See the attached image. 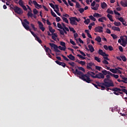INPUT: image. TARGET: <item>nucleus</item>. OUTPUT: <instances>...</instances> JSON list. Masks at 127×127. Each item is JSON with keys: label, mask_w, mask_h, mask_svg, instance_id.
<instances>
[{"label": "nucleus", "mask_w": 127, "mask_h": 127, "mask_svg": "<svg viewBox=\"0 0 127 127\" xmlns=\"http://www.w3.org/2000/svg\"><path fill=\"white\" fill-rule=\"evenodd\" d=\"M74 73L80 76L79 78L81 79V80L88 83H91V82L93 81L90 78V76L92 77V76H94L93 75H95V72L93 71H88L87 72V74H84L82 71L78 70L77 69H75Z\"/></svg>", "instance_id": "f257e3e1"}, {"label": "nucleus", "mask_w": 127, "mask_h": 127, "mask_svg": "<svg viewBox=\"0 0 127 127\" xmlns=\"http://www.w3.org/2000/svg\"><path fill=\"white\" fill-rule=\"evenodd\" d=\"M49 45L51 47H53L55 52H58V53L61 52L60 51V50L59 49H60L61 50H62L63 51H66V49H64V47H62L61 46H59L58 47V46H57V45H56L54 43H50ZM58 48H59V49H58Z\"/></svg>", "instance_id": "f03ea898"}, {"label": "nucleus", "mask_w": 127, "mask_h": 127, "mask_svg": "<svg viewBox=\"0 0 127 127\" xmlns=\"http://www.w3.org/2000/svg\"><path fill=\"white\" fill-rule=\"evenodd\" d=\"M29 21H28V20H27V19H24L23 21H22V24L23 27H24V28L26 29V30H28L29 31H30L31 34H32V31L31 30V29H30V27L29 26Z\"/></svg>", "instance_id": "7ed1b4c3"}, {"label": "nucleus", "mask_w": 127, "mask_h": 127, "mask_svg": "<svg viewBox=\"0 0 127 127\" xmlns=\"http://www.w3.org/2000/svg\"><path fill=\"white\" fill-rule=\"evenodd\" d=\"M92 78L94 79H105V76L101 72H99L98 74H96L95 75H91Z\"/></svg>", "instance_id": "20e7f679"}, {"label": "nucleus", "mask_w": 127, "mask_h": 127, "mask_svg": "<svg viewBox=\"0 0 127 127\" xmlns=\"http://www.w3.org/2000/svg\"><path fill=\"white\" fill-rule=\"evenodd\" d=\"M14 11L15 13H17V14H22V13H23V11L22 10V9L19 8L17 6H15V7L14 8Z\"/></svg>", "instance_id": "39448f33"}, {"label": "nucleus", "mask_w": 127, "mask_h": 127, "mask_svg": "<svg viewBox=\"0 0 127 127\" xmlns=\"http://www.w3.org/2000/svg\"><path fill=\"white\" fill-rule=\"evenodd\" d=\"M100 85L101 86H105V87H107V88H110V87H114V83H108L106 81L104 82H100Z\"/></svg>", "instance_id": "423d86ee"}, {"label": "nucleus", "mask_w": 127, "mask_h": 127, "mask_svg": "<svg viewBox=\"0 0 127 127\" xmlns=\"http://www.w3.org/2000/svg\"><path fill=\"white\" fill-rule=\"evenodd\" d=\"M69 21L71 25H78V23H77V22H76V20H75V17H71L70 18H69Z\"/></svg>", "instance_id": "0eeeda50"}, {"label": "nucleus", "mask_w": 127, "mask_h": 127, "mask_svg": "<svg viewBox=\"0 0 127 127\" xmlns=\"http://www.w3.org/2000/svg\"><path fill=\"white\" fill-rule=\"evenodd\" d=\"M32 3L35 5V7H36V8H38V9H39V8H42V5L38 4L36 1L33 0Z\"/></svg>", "instance_id": "6e6552de"}, {"label": "nucleus", "mask_w": 127, "mask_h": 127, "mask_svg": "<svg viewBox=\"0 0 127 127\" xmlns=\"http://www.w3.org/2000/svg\"><path fill=\"white\" fill-rule=\"evenodd\" d=\"M63 30H61L60 29H58V30L60 32V33L61 35H63L64 36H65V34H67V30L65 29V28L62 29Z\"/></svg>", "instance_id": "1a4fd4ad"}, {"label": "nucleus", "mask_w": 127, "mask_h": 127, "mask_svg": "<svg viewBox=\"0 0 127 127\" xmlns=\"http://www.w3.org/2000/svg\"><path fill=\"white\" fill-rule=\"evenodd\" d=\"M94 31L96 32H99V33H102L103 32V27L102 26H97L95 28Z\"/></svg>", "instance_id": "9d476101"}, {"label": "nucleus", "mask_w": 127, "mask_h": 127, "mask_svg": "<svg viewBox=\"0 0 127 127\" xmlns=\"http://www.w3.org/2000/svg\"><path fill=\"white\" fill-rule=\"evenodd\" d=\"M38 24H39V27L40 29H41V30H42V31L44 32V30H45V28H44L43 27L44 25H43V24H42V22L38 21Z\"/></svg>", "instance_id": "9b49d317"}, {"label": "nucleus", "mask_w": 127, "mask_h": 127, "mask_svg": "<svg viewBox=\"0 0 127 127\" xmlns=\"http://www.w3.org/2000/svg\"><path fill=\"white\" fill-rule=\"evenodd\" d=\"M55 62L58 64V65H60V66H62L64 68L66 67V64L64 62H59V61L57 60Z\"/></svg>", "instance_id": "f8f14e48"}, {"label": "nucleus", "mask_w": 127, "mask_h": 127, "mask_svg": "<svg viewBox=\"0 0 127 127\" xmlns=\"http://www.w3.org/2000/svg\"><path fill=\"white\" fill-rule=\"evenodd\" d=\"M92 66H95V64H94V63H87V69H88V70L90 69H92Z\"/></svg>", "instance_id": "ddd939ff"}, {"label": "nucleus", "mask_w": 127, "mask_h": 127, "mask_svg": "<svg viewBox=\"0 0 127 127\" xmlns=\"http://www.w3.org/2000/svg\"><path fill=\"white\" fill-rule=\"evenodd\" d=\"M104 20L107 21V18H106V17L105 16H101L100 18L98 19V21H99V22H105Z\"/></svg>", "instance_id": "4468645a"}, {"label": "nucleus", "mask_w": 127, "mask_h": 127, "mask_svg": "<svg viewBox=\"0 0 127 127\" xmlns=\"http://www.w3.org/2000/svg\"><path fill=\"white\" fill-rule=\"evenodd\" d=\"M88 47L89 48V50L90 51L91 53H93V52L95 51V49H94L93 46L89 45L88 46Z\"/></svg>", "instance_id": "2eb2a0df"}, {"label": "nucleus", "mask_w": 127, "mask_h": 127, "mask_svg": "<svg viewBox=\"0 0 127 127\" xmlns=\"http://www.w3.org/2000/svg\"><path fill=\"white\" fill-rule=\"evenodd\" d=\"M67 57L70 59V60H71L72 61H75V57L72 54H70L69 56H67Z\"/></svg>", "instance_id": "dca6fc26"}, {"label": "nucleus", "mask_w": 127, "mask_h": 127, "mask_svg": "<svg viewBox=\"0 0 127 127\" xmlns=\"http://www.w3.org/2000/svg\"><path fill=\"white\" fill-rule=\"evenodd\" d=\"M112 30L115 31H121V29H120V27L114 26L112 27Z\"/></svg>", "instance_id": "f3484780"}, {"label": "nucleus", "mask_w": 127, "mask_h": 127, "mask_svg": "<svg viewBox=\"0 0 127 127\" xmlns=\"http://www.w3.org/2000/svg\"><path fill=\"white\" fill-rule=\"evenodd\" d=\"M121 5H122V6H124V7H127V1H121Z\"/></svg>", "instance_id": "a211bd4d"}, {"label": "nucleus", "mask_w": 127, "mask_h": 127, "mask_svg": "<svg viewBox=\"0 0 127 127\" xmlns=\"http://www.w3.org/2000/svg\"><path fill=\"white\" fill-rule=\"evenodd\" d=\"M94 17H96L97 18H99L100 17H102V14H99V13H95L93 14Z\"/></svg>", "instance_id": "6ab92c4d"}, {"label": "nucleus", "mask_w": 127, "mask_h": 127, "mask_svg": "<svg viewBox=\"0 0 127 127\" xmlns=\"http://www.w3.org/2000/svg\"><path fill=\"white\" fill-rule=\"evenodd\" d=\"M106 82V83H109L110 84H114V83L113 82V81H112V80L110 79H108V78H105L104 79V82Z\"/></svg>", "instance_id": "aec40b11"}, {"label": "nucleus", "mask_w": 127, "mask_h": 127, "mask_svg": "<svg viewBox=\"0 0 127 127\" xmlns=\"http://www.w3.org/2000/svg\"><path fill=\"white\" fill-rule=\"evenodd\" d=\"M101 8H103V9H104V8H106V7L108 6V4H107L105 2L101 3Z\"/></svg>", "instance_id": "412c9836"}, {"label": "nucleus", "mask_w": 127, "mask_h": 127, "mask_svg": "<svg viewBox=\"0 0 127 127\" xmlns=\"http://www.w3.org/2000/svg\"><path fill=\"white\" fill-rule=\"evenodd\" d=\"M107 16L109 18V19L110 20V21L114 22V19H113V16H112V15L110 14H108Z\"/></svg>", "instance_id": "4be33fe9"}, {"label": "nucleus", "mask_w": 127, "mask_h": 127, "mask_svg": "<svg viewBox=\"0 0 127 127\" xmlns=\"http://www.w3.org/2000/svg\"><path fill=\"white\" fill-rule=\"evenodd\" d=\"M95 40H96V41H97V42H99V43H100L101 41H102V38H101L100 36L96 37Z\"/></svg>", "instance_id": "5701e85b"}, {"label": "nucleus", "mask_w": 127, "mask_h": 127, "mask_svg": "<svg viewBox=\"0 0 127 127\" xmlns=\"http://www.w3.org/2000/svg\"><path fill=\"white\" fill-rule=\"evenodd\" d=\"M117 70H118V68H110V71L112 72V73H114V74H117Z\"/></svg>", "instance_id": "b1692460"}, {"label": "nucleus", "mask_w": 127, "mask_h": 127, "mask_svg": "<svg viewBox=\"0 0 127 127\" xmlns=\"http://www.w3.org/2000/svg\"><path fill=\"white\" fill-rule=\"evenodd\" d=\"M60 45H61V46H63V47H64V48L66 49V43H65V42H60Z\"/></svg>", "instance_id": "393cba45"}, {"label": "nucleus", "mask_w": 127, "mask_h": 127, "mask_svg": "<svg viewBox=\"0 0 127 127\" xmlns=\"http://www.w3.org/2000/svg\"><path fill=\"white\" fill-rule=\"evenodd\" d=\"M98 53V54H99V55H101V56H104V54H105V52H104L101 49H99Z\"/></svg>", "instance_id": "a878e982"}, {"label": "nucleus", "mask_w": 127, "mask_h": 127, "mask_svg": "<svg viewBox=\"0 0 127 127\" xmlns=\"http://www.w3.org/2000/svg\"><path fill=\"white\" fill-rule=\"evenodd\" d=\"M49 31L51 32V33H54V32H55V29H53L52 27H51V26H49Z\"/></svg>", "instance_id": "bb28decb"}, {"label": "nucleus", "mask_w": 127, "mask_h": 127, "mask_svg": "<svg viewBox=\"0 0 127 127\" xmlns=\"http://www.w3.org/2000/svg\"><path fill=\"white\" fill-rule=\"evenodd\" d=\"M62 19H63V21L65 22V23H67V24H69V20H68L67 18H66L65 17H63Z\"/></svg>", "instance_id": "cd10ccee"}, {"label": "nucleus", "mask_w": 127, "mask_h": 127, "mask_svg": "<svg viewBox=\"0 0 127 127\" xmlns=\"http://www.w3.org/2000/svg\"><path fill=\"white\" fill-rule=\"evenodd\" d=\"M45 50L46 53H48V54L51 53V52H52V51L49 48H46V49H45Z\"/></svg>", "instance_id": "c85d7f7f"}, {"label": "nucleus", "mask_w": 127, "mask_h": 127, "mask_svg": "<svg viewBox=\"0 0 127 127\" xmlns=\"http://www.w3.org/2000/svg\"><path fill=\"white\" fill-rule=\"evenodd\" d=\"M62 25L63 26V27H64V29L66 30V31H69V29L67 27H66L64 23L62 22Z\"/></svg>", "instance_id": "c756f323"}, {"label": "nucleus", "mask_w": 127, "mask_h": 127, "mask_svg": "<svg viewBox=\"0 0 127 127\" xmlns=\"http://www.w3.org/2000/svg\"><path fill=\"white\" fill-rule=\"evenodd\" d=\"M84 23H85V24L88 25L89 24V23H90V19L88 18L87 19H85V20L84 21Z\"/></svg>", "instance_id": "7c9ffc66"}, {"label": "nucleus", "mask_w": 127, "mask_h": 127, "mask_svg": "<svg viewBox=\"0 0 127 127\" xmlns=\"http://www.w3.org/2000/svg\"><path fill=\"white\" fill-rule=\"evenodd\" d=\"M114 24V25H115V26H121V23H120V22L115 21Z\"/></svg>", "instance_id": "2f4dec72"}, {"label": "nucleus", "mask_w": 127, "mask_h": 127, "mask_svg": "<svg viewBox=\"0 0 127 127\" xmlns=\"http://www.w3.org/2000/svg\"><path fill=\"white\" fill-rule=\"evenodd\" d=\"M89 18L91 19V20H92V21H96V20H97V19L93 15L89 16Z\"/></svg>", "instance_id": "473e14b6"}, {"label": "nucleus", "mask_w": 127, "mask_h": 127, "mask_svg": "<svg viewBox=\"0 0 127 127\" xmlns=\"http://www.w3.org/2000/svg\"><path fill=\"white\" fill-rule=\"evenodd\" d=\"M35 40H37V41H38L40 44L42 43V41L41 40V39H40V38H39V37H36Z\"/></svg>", "instance_id": "72a5a7b5"}, {"label": "nucleus", "mask_w": 127, "mask_h": 127, "mask_svg": "<svg viewBox=\"0 0 127 127\" xmlns=\"http://www.w3.org/2000/svg\"><path fill=\"white\" fill-rule=\"evenodd\" d=\"M56 37H57V35H56L55 33H54L52 36V39H53V40L55 41H56Z\"/></svg>", "instance_id": "f704fd0d"}, {"label": "nucleus", "mask_w": 127, "mask_h": 127, "mask_svg": "<svg viewBox=\"0 0 127 127\" xmlns=\"http://www.w3.org/2000/svg\"><path fill=\"white\" fill-rule=\"evenodd\" d=\"M94 60L98 62V63H101V59L98 58V57H95Z\"/></svg>", "instance_id": "c9c22d12"}, {"label": "nucleus", "mask_w": 127, "mask_h": 127, "mask_svg": "<svg viewBox=\"0 0 127 127\" xmlns=\"http://www.w3.org/2000/svg\"><path fill=\"white\" fill-rule=\"evenodd\" d=\"M51 13L54 17H57V15L52 10V9L51 10Z\"/></svg>", "instance_id": "e433bc0d"}, {"label": "nucleus", "mask_w": 127, "mask_h": 127, "mask_svg": "<svg viewBox=\"0 0 127 127\" xmlns=\"http://www.w3.org/2000/svg\"><path fill=\"white\" fill-rule=\"evenodd\" d=\"M121 58L122 59L123 61L124 62H126L127 61V58H126V56L123 55L120 56Z\"/></svg>", "instance_id": "4c0bfd02"}, {"label": "nucleus", "mask_w": 127, "mask_h": 127, "mask_svg": "<svg viewBox=\"0 0 127 127\" xmlns=\"http://www.w3.org/2000/svg\"><path fill=\"white\" fill-rule=\"evenodd\" d=\"M98 87L99 89H101V90H104L106 89V87L104 85H98Z\"/></svg>", "instance_id": "58836bf2"}, {"label": "nucleus", "mask_w": 127, "mask_h": 127, "mask_svg": "<svg viewBox=\"0 0 127 127\" xmlns=\"http://www.w3.org/2000/svg\"><path fill=\"white\" fill-rule=\"evenodd\" d=\"M75 6H76V8H81V7H82V6L80 4V3H79V2H76Z\"/></svg>", "instance_id": "ea45409f"}, {"label": "nucleus", "mask_w": 127, "mask_h": 127, "mask_svg": "<svg viewBox=\"0 0 127 127\" xmlns=\"http://www.w3.org/2000/svg\"><path fill=\"white\" fill-rule=\"evenodd\" d=\"M107 12L108 13H110V14H114V11H113V10L110 9L109 8L107 9Z\"/></svg>", "instance_id": "a19ab883"}, {"label": "nucleus", "mask_w": 127, "mask_h": 127, "mask_svg": "<svg viewBox=\"0 0 127 127\" xmlns=\"http://www.w3.org/2000/svg\"><path fill=\"white\" fill-rule=\"evenodd\" d=\"M102 63L105 64V65H109V62L106 60H103L102 61Z\"/></svg>", "instance_id": "79ce46f5"}, {"label": "nucleus", "mask_w": 127, "mask_h": 127, "mask_svg": "<svg viewBox=\"0 0 127 127\" xmlns=\"http://www.w3.org/2000/svg\"><path fill=\"white\" fill-rule=\"evenodd\" d=\"M111 36H112V37H113V39H117V38H118V36H117L116 35L114 34H111Z\"/></svg>", "instance_id": "37998d69"}, {"label": "nucleus", "mask_w": 127, "mask_h": 127, "mask_svg": "<svg viewBox=\"0 0 127 127\" xmlns=\"http://www.w3.org/2000/svg\"><path fill=\"white\" fill-rule=\"evenodd\" d=\"M57 25H58V28H60V29L61 30L64 28V27H62V25H61V24L59 23H58Z\"/></svg>", "instance_id": "c03bdc74"}, {"label": "nucleus", "mask_w": 127, "mask_h": 127, "mask_svg": "<svg viewBox=\"0 0 127 127\" xmlns=\"http://www.w3.org/2000/svg\"><path fill=\"white\" fill-rule=\"evenodd\" d=\"M68 28L70 30V31H72L73 33H76V31L74 30V28L68 27Z\"/></svg>", "instance_id": "a18cd8bd"}, {"label": "nucleus", "mask_w": 127, "mask_h": 127, "mask_svg": "<svg viewBox=\"0 0 127 127\" xmlns=\"http://www.w3.org/2000/svg\"><path fill=\"white\" fill-rule=\"evenodd\" d=\"M101 69H102V67L100 66H95V70H98V71H101Z\"/></svg>", "instance_id": "49530a36"}, {"label": "nucleus", "mask_w": 127, "mask_h": 127, "mask_svg": "<svg viewBox=\"0 0 127 127\" xmlns=\"http://www.w3.org/2000/svg\"><path fill=\"white\" fill-rule=\"evenodd\" d=\"M122 41V43H126L127 44V40H125V39L124 38V37H120Z\"/></svg>", "instance_id": "de8ad7c7"}, {"label": "nucleus", "mask_w": 127, "mask_h": 127, "mask_svg": "<svg viewBox=\"0 0 127 127\" xmlns=\"http://www.w3.org/2000/svg\"><path fill=\"white\" fill-rule=\"evenodd\" d=\"M78 70H80L81 71H82L83 72H85V68H84L82 67H80V66H77Z\"/></svg>", "instance_id": "09e8293b"}, {"label": "nucleus", "mask_w": 127, "mask_h": 127, "mask_svg": "<svg viewBox=\"0 0 127 127\" xmlns=\"http://www.w3.org/2000/svg\"><path fill=\"white\" fill-rule=\"evenodd\" d=\"M111 90L114 92H118V87L112 88V89H111Z\"/></svg>", "instance_id": "8fccbe9b"}, {"label": "nucleus", "mask_w": 127, "mask_h": 127, "mask_svg": "<svg viewBox=\"0 0 127 127\" xmlns=\"http://www.w3.org/2000/svg\"><path fill=\"white\" fill-rule=\"evenodd\" d=\"M117 19L119 20V21H121V22H124V21L125 20L124 19V18L123 17H121L120 18H116Z\"/></svg>", "instance_id": "3c124183"}, {"label": "nucleus", "mask_w": 127, "mask_h": 127, "mask_svg": "<svg viewBox=\"0 0 127 127\" xmlns=\"http://www.w3.org/2000/svg\"><path fill=\"white\" fill-rule=\"evenodd\" d=\"M78 63H79V64L82 65V66H84V65H85V64H86V62H85L84 61H82L78 62Z\"/></svg>", "instance_id": "603ef678"}, {"label": "nucleus", "mask_w": 127, "mask_h": 127, "mask_svg": "<svg viewBox=\"0 0 127 127\" xmlns=\"http://www.w3.org/2000/svg\"><path fill=\"white\" fill-rule=\"evenodd\" d=\"M33 12L34 14L36 15L38 13V11L37 10V9H36V8H35L33 10Z\"/></svg>", "instance_id": "864d4df0"}, {"label": "nucleus", "mask_w": 127, "mask_h": 127, "mask_svg": "<svg viewBox=\"0 0 127 127\" xmlns=\"http://www.w3.org/2000/svg\"><path fill=\"white\" fill-rule=\"evenodd\" d=\"M111 77H114L115 79H119V75L118 74H112V75Z\"/></svg>", "instance_id": "5fc2aeb1"}, {"label": "nucleus", "mask_w": 127, "mask_h": 127, "mask_svg": "<svg viewBox=\"0 0 127 127\" xmlns=\"http://www.w3.org/2000/svg\"><path fill=\"white\" fill-rule=\"evenodd\" d=\"M78 10H79L80 13H83L84 11V8H80Z\"/></svg>", "instance_id": "6e6d98bb"}, {"label": "nucleus", "mask_w": 127, "mask_h": 127, "mask_svg": "<svg viewBox=\"0 0 127 127\" xmlns=\"http://www.w3.org/2000/svg\"><path fill=\"white\" fill-rule=\"evenodd\" d=\"M77 57H79V58H80L81 59H86V58L83 57V56L81 55H79V54H78L77 55Z\"/></svg>", "instance_id": "4d7b16f0"}, {"label": "nucleus", "mask_w": 127, "mask_h": 127, "mask_svg": "<svg viewBox=\"0 0 127 127\" xmlns=\"http://www.w3.org/2000/svg\"><path fill=\"white\" fill-rule=\"evenodd\" d=\"M102 73L105 76V75H107V70L104 69L102 71Z\"/></svg>", "instance_id": "13d9d810"}, {"label": "nucleus", "mask_w": 127, "mask_h": 127, "mask_svg": "<svg viewBox=\"0 0 127 127\" xmlns=\"http://www.w3.org/2000/svg\"><path fill=\"white\" fill-rule=\"evenodd\" d=\"M62 56L63 58H64V60H65V61H69L68 58H67V57H66L65 56L62 55Z\"/></svg>", "instance_id": "bf43d9fd"}, {"label": "nucleus", "mask_w": 127, "mask_h": 127, "mask_svg": "<svg viewBox=\"0 0 127 127\" xmlns=\"http://www.w3.org/2000/svg\"><path fill=\"white\" fill-rule=\"evenodd\" d=\"M123 83H125V84L127 83V77H124L123 78V80H122Z\"/></svg>", "instance_id": "052dcab7"}, {"label": "nucleus", "mask_w": 127, "mask_h": 127, "mask_svg": "<svg viewBox=\"0 0 127 127\" xmlns=\"http://www.w3.org/2000/svg\"><path fill=\"white\" fill-rule=\"evenodd\" d=\"M70 43H71V44H72V45H74V46L76 45V43H75V42L72 40V39H70Z\"/></svg>", "instance_id": "680f3d73"}, {"label": "nucleus", "mask_w": 127, "mask_h": 127, "mask_svg": "<svg viewBox=\"0 0 127 127\" xmlns=\"http://www.w3.org/2000/svg\"><path fill=\"white\" fill-rule=\"evenodd\" d=\"M108 50H110V51H113L114 50V48L112 46H108Z\"/></svg>", "instance_id": "e2e57ef3"}, {"label": "nucleus", "mask_w": 127, "mask_h": 127, "mask_svg": "<svg viewBox=\"0 0 127 127\" xmlns=\"http://www.w3.org/2000/svg\"><path fill=\"white\" fill-rule=\"evenodd\" d=\"M119 49L121 52H124V49H123V47L119 46Z\"/></svg>", "instance_id": "0e129e2a"}, {"label": "nucleus", "mask_w": 127, "mask_h": 127, "mask_svg": "<svg viewBox=\"0 0 127 127\" xmlns=\"http://www.w3.org/2000/svg\"><path fill=\"white\" fill-rule=\"evenodd\" d=\"M56 20L57 22H59V21H61V18H60L59 17H56Z\"/></svg>", "instance_id": "69168bd1"}, {"label": "nucleus", "mask_w": 127, "mask_h": 127, "mask_svg": "<svg viewBox=\"0 0 127 127\" xmlns=\"http://www.w3.org/2000/svg\"><path fill=\"white\" fill-rule=\"evenodd\" d=\"M78 52H80V54H81V55H82L84 57H86V54H84V52H83L82 51H81L80 50H78Z\"/></svg>", "instance_id": "338daca9"}, {"label": "nucleus", "mask_w": 127, "mask_h": 127, "mask_svg": "<svg viewBox=\"0 0 127 127\" xmlns=\"http://www.w3.org/2000/svg\"><path fill=\"white\" fill-rule=\"evenodd\" d=\"M27 15L28 17H32V13L29 11L27 13Z\"/></svg>", "instance_id": "774afa93"}]
</instances>
